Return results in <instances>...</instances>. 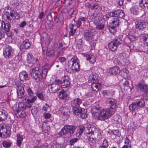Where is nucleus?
<instances>
[{
    "instance_id": "nucleus-1",
    "label": "nucleus",
    "mask_w": 148,
    "mask_h": 148,
    "mask_svg": "<svg viewBox=\"0 0 148 148\" xmlns=\"http://www.w3.org/2000/svg\"><path fill=\"white\" fill-rule=\"evenodd\" d=\"M84 131V134L87 136L90 143H94L96 142V139L100 140L102 138V136L101 130L92 125H88L85 128L84 126L79 127L75 134L76 136L79 137Z\"/></svg>"
},
{
    "instance_id": "nucleus-2",
    "label": "nucleus",
    "mask_w": 148,
    "mask_h": 148,
    "mask_svg": "<svg viewBox=\"0 0 148 148\" xmlns=\"http://www.w3.org/2000/svg\"><path fill=\"white\" fill-rule=\"evenodd\" d=\"M48 72V70L45 66H43L42 71L38 67H36L30 71L31 76L35 79L36 82H38L42 78L46 77Z\"/></svg>"
},
{
    "instance_id": "nucleus-3",
    "label": "nucleus",
    "mask_w": 148,
    "mask_h": 148,
    "mask_svg": "<svg viewBox=\"0 0 148 148\" xmlns=\"http://www.w3.org/2000/svg\"><path fill=\"white\" fill-rule=\"evenodd\" d=\"M92 115L99 120H102L109 118L112 114L113 111H111L110 109H103L99 112L96 111L98 110L95 108L92 109Z\"/></svg>"
},
{
    "instance_id": "nucleus-4",
    "label": "nucleus",
    "mask_w": 148,
    "mask_h": 148,
    "mask_svg": "<svg viewBox=\"0 0 148 148\" xmlns=\"http://www.w3.org/2000/svg\"><path fill=\"white\" fill-rule=\"evenodd\" d=\"M3 18L8 22H11L14 19H18L19 15L10 6L6 7L5 8Z\"/></svg>"
},
{
    "instance_id": "nucleus-5",
    "label": "nucleus",
    "mask_w": 148,
    "mask_h": 148,
    "mask_svg": "<svg viewBox=\"0 0 148 148\" xmlns=\"http://www.w3.org/2000/svg\"><path fill=\"white\" fill-rule=\"evenodd\" d=\"M79 60L76 57H74L68 62V66L72 70L76 72L79 71L80 65L79 64Z\"/></svg>"
},
{
    "instance_id": "nucleus-6",
    "label": "nucleus",
    "mask_w": 148,
    "mask_h": 148,
    "mask_svg": "<svg viewBox=\"0 0 148 148\" xmlns=\"http://www.w3.org/2000/svg\"><path fill=\"white\" fill-rule=\"evenodd\" d=\"M76 129V127L74 125H66L62 129L59 134L61 136L69 134H72L74 133Z\"/></svg>"
},
{
    "instance_id": "nucleus-7",
    "label": "nucleus",
    "mask_w": 148,
    "mask_h": 148,
    "mask_svg": "<svg viewBox=\"0 0 148 148\" xmlns=\"http://www.w3.org/2000/svg\"><path fill=\"white\" fill-rule=\"evenodd\" d=\"M14 54V50L9 45L5 46L3 49V55L6 59L12 58Z\"/></svg>"
},
{
    "instance_id": "nucleus-8",
    "label": "nucleus",
    "mask_w": 148,
    "mask_h": 148,
    "mask_svg": "<svg viewBox=\"0 0 148 148\" xmlns=\"http://www.w3.org/2000/svg\"><path fill=\"white\" fill-rule=\"evenodd\" d=\"M60 80H55L54 83L48 85V87L49 91L52 93H56L60 89Z\"/></svg>"
},
{
    "instance_id": "nucleus-9",
    "label": "nucleus",
    "mask_w": 148,
    "mask_h": 148,
    "mask_svg": "<svg viewBox=\"0 0 148 148\" xmlns=\"http://www.w3.org/2000/svg\"><path fill=\"white\" fill-rule=\"evenodd\" d=\"M0 125V136L6 138L9 136L11 133L10 130H7L6 128V125L4 124H1Z\"/></svg>"
},
{
    "instance_id": "nucleus-10",
    "label": "nucleus",
    "mask_w": 148,
    "mask_h": 148,
    "mask_svg": "<svg viewBox=\"0 0 148 148\" xmlns=\"http://www.w3.org/2000/svg\"><path fill=\"white\" fill-rule=\"evenodd\" d=\"M27 84H21L19 85L17 88V93L18 98L21 99L25 97V93L24 89V86L25 87Z\"/></svg>"
},
{
    "instance_id": "nucleus-11",
    "label": "nucleus",
    "mask_w": 148,
    "mask_h": 148,
    "mask_svg": "<svg viewBox=\"0 0 148 148\" xmlns=\"http://www.w3.org/2000/svg\"><path fill=\"white\" fill-rule=\"evenodd\" d=\"M121 43L118 39H114L109 43L108 47L110 50L114 51L117 49V46L121 44Z\"/></svg>"
},
{
    "instance_id": "nucleus-12",
    "label": "nucleus",
    "mask_w": 148,
    "mask_h": 148,
    "mask_svg": "<svg viewBox=\"0 0 148 148\" xmlns=\"http://www.w3.org/2000/svg\"><path fill=\"white\" fill-rule=\"evenodd\" d=\"M147 22L145 21H138L135 22L136 28L139 30H143L146 28Z\"/></svg>"
},
{
    "instance_id": "nucleus-13",
    "label": "nucleus",
    "mask_w": 148,
    "mask_h": 148,
    "mask_svg": "<svg viewBox=\"0 0 148 148\" xmlns=\"http://www.w3.org/2000/svg\"><path fill=\"white\" fill-rule=\"evenodd\" d=\"M38 60V59L34 58L31 53H29L27 54V61L28 63L29 66H32L35 64Z\"/></svg>"
},
{
    "instance_id": "nucleus-14",
    "label": "nucleus",
    "mask_w": 148,
    "mask_h": 148,
    "mask_svg": "<svg viewBox=\"0 0 148 148\" xmlns=\"http://www.w3.org/2000/svg\"><path fill=\"white\" fill-rule=\"evenodd\" d=\"M110 16L111 17H119L122 18L124 16L123 11L120 10H116L110 13Z\"/></svg>"
},
{
    "instance_id": "nucleus-15",
    "label": "nucleus",
    "mask_w": 148,
    "mask_h": 148,
    "mask_svg": "<svg viewBox=\"0 0 148 148\" xmlns=\"http://www.w3.org/2000/svg\"><path fill=\"white\" fill-rule=\"evenodd\" d=\"M120 69L118 66H114L111 67L108 71V73L111 75H118L120 73Z\"/></svg>"
},
{
    "instance_id": "nucleus-16",
    "label": "nucleus",
    "mask_w": 148,
    "mask_h": 148,
    "mask_svg": "<svg viewBox=\"0 0 148 148\" xmlns=\"http://www.w3.org/2000/svg\"><path fill=\"white\" fill-rule=\"evenodd\" d=\"M69 77L68 76H64L63 78L62 81H61V87L62 88H65L68 87L70 85V82L69 80Z\"/></svg>"
},
{
    "instance_id": "nucleus-17",
    "label": "nucleus",
    "mask_w": 148,
    "mask_h": 148,
    "mask_svg": "<svg viewBox=\"0 0 148 148\" xmlns=\"http://www.w3.org/2000/svg\"><path fill=\"white\" fill-rule=\"evenodd\" d=\"M8 113L5 110H0V124H2L7 119Z\"/></svg>"
},
{
    "instance_id": "nucleus-18",
    "label": "nucleus",
    "mask_w": 148,
    "mask_h": 148,
    "mask_svg": "<svg viewBox=\"0 0 148 148\" xmlns=\"http://www.w3.org/2000/svg\"><path fill=\"white\" fill-rule=\"evenodd\" d=\"M137 88H138L141 90H143L145 93V95L148 96V86L144 83H139L137 86Z\"/></svg>"
},
{
    "instance_id": "nucleus-19",
    "label": "nucleus",
    "mask_w": 148,
    "mask_h": 148,
    "mask_svg": "<svg viewBox=\"0 0 148 148\" xmlns=\"http://www.w3.org/2000/svg\"><path fill=\"white\" fill-rule=\"evenodd\" d=\"M37 97L36 96H34L31 98H28L27 99V101L25 102L26 106V108H30L32 105L31 104V103H34Z\"/></svg>"
},
{
    "instance_id": "nucleus-20",
    "label": "nucleus",
    "mask_w": 148,
    "mask_h": 148,
    "mask_svg": "<svg viewBox=\"0 0 148 148\" xmlns=\"http://www.w3.org/2000/svg\"><path fill=\"white\" fill-rule=\"evenodd\" d=\"M59 113L66 117H68L69 114V110L66 107H62L60 108Z\"/></svg>"
},
{
    "instance_id": "nucleus-21",
    "label": "nucleus",
    "mask_w": 148,
    "mask_h": 148,
    "mask_svg": "<svg viewBox=\"0 0 148 148\" xmlns=\"http://www.w3.org/2000/svg\"><path fill=\"white\" fill-rule=\"evenodd\" d=\"M16 106V105H14L13 107V110L15 114L21 118H24L26 116V114L25 112L22 110L20 111L19 110L15 108V107Z\"/></svg>"
},
{
    "instance_id": "nucleus-22",
    "label": "nucleus",
    "mask_w": 148,
    "mask_h": 148,
    "mask_svg": "<svg viewBox=\"0 0 148 148\" xmlns=\"http://www.w3.org/2000/svg\"><path fill=\"white\" fill-rule=\"evenodd\" d=\"M84 36L86 40H89L93 38V33L90 31L86 30L85 31Z\"/></svg>"
},
{
    "instance_id": "nucleus-23",
    "label": "nucleus",
    "mask_w": 148,
    "mask_h": 148,
    "mask_svg": "<svg viewBox=\"0 0 148 148\" xmlns=\"http://www.w3.org/2000/svg\"><path fill=\"white\" fill-rule=\"evenodd\" d=\"M83 55L86 58V60H89L90 63L93 64L95 62V58L94 56L88 54H84Z\"/></svg>"
},
{
    "instance_id": "nucleus-24",
    "label": "nucleus",
    "mask_w": 148,
    "mask_h": 148,
    "mask_svg": "<svg viewBox=\"0 0 148 148\" xmlns=\"http://www.w3.org/2000/svg\"><path fill=\"white\" fill-rule=\"evenodd\" d=\"M101 85L99 82V81L97 82H93L91 84V87L92 90L94 91H98L101 88Z\"/></svg>"
},
{
    "instance_id": "nucleus-25",
    "label": "nucleus",
    "mask_w": 148,
    "mask_h": 148,
    "mask_svg": "<svg viewBox=\"0 0 148 148\" xmlns=\"http://www.w3.org/2000/svg\"><path fill=\"white\" fill-rule=\"evenodd\" d=\"M19 76L20 79L21 81H24L29 79L28 75L25 71L21 72L19 73Z\"/></svg>"
},
{
    "instance_id": "nucleus-26",
    "label": "nucleus",
    "mask_w": 148,
    "mask_h": 148,
    "mask_svg": "<svg viewBox=\"0 0 148 148\" xmlns=\"http://www.w3.org/2000/svg\"><path fill=\"white\" fill-rule=\"evenodd\" d=\"M82 103V100L79 98H77L72 100L71 102V104L73 107H78Z\"/></svg>"
},
{
    "instance_id": "nucleus-27",
    "label": "nucleus",
    "mask_w": 148,
    "mask_h": 148,
    "mask_svg": "<svg viewBox=\"0 0 148 148\" xmlns=\"http://www.w3.org/2000/svg\"><path fill=\"white\" fill-rule=\"evenodd\" d=\"M69 95V92L63 89L60 92L59 96L61 99H64L67 97Z\"/></svg>"
},
{
    "instance_id": "nucleus-28",
    "label": "nucleus",
    "mask_w": 148,
    "mask_h": 148,
    "mask_svg": "<svg viewBox=\"0 0 148 148\" xmlns=\"http://www.w3.org/2000/svg\"><path fill=\"white\" fill-rule=\"evenodd\" d=\"M9 22L5 23L4 21H3L1 23V28L2 29H4L5 31H7L10 29L11 27V25Z\"/></svg>"
},
{
    "instance_id": "nucleus-29",
    "label": "nucleus",
    "mask_w": 148,
    "mask_h": 148,
    "mask_svg": "<svg viewBox=\"0 0 148 148\" xmlns=\"http://www.w3.org/2000/svg\"><path fill=\"white\" fill-rule=\"evenodd\" d=\"M108 101L110 104V107L109 109H112L113 111V112H114V110L116 108V101L114 99H110V100Z\"/></svg>"
},
{
    "instance_id": "nucleus-30",
    "label": "nucleus",
    "mask_w": 148,
    "mask_h": 148,
    "mask_svg": "<svg viewBox=\"0 0 148 148\" xmlns=\"http://www.w3.org/2000/svg\"><path fill=\"white\" fill-rule=\"evenodd\" d=\"M139 10V6L137 5H134L131 8L130 11L133 14L136 15L138 14Z\"/></svg>"
},
{
    "instance_id": "nucleus-31",
    "label": "nucleus",
    "mask_w": 148,
    "mask_h": 148,
    "mask_svg": "<svg viewBox=\"0 0 148 148\" xmlns=\"http://www.w3.org/2000/svg\"><path fill=\"white\" fill-rule=\"evenodd\" d=\"M17 140L16 144L18 147H20L23 141V138L22 135H21L20 134H18L16 135Z\"/></svg>"
},
{
    "instance_id": "nucleus-32",
    "label": "nucleus",
    "mask_w": 148,
    "mask_h": 148,
    "mask_svg": "<svg viewBox=\"0 0 148 148\" xmlns=\"http://www.w3.org/2000/svg\"><path fill=\"white\" fill-rule=\"evenodd\" d=\"M140 6L142 8H148V0H140Z\"/></svg>"
},
{
    "instance_id": "nucleus-33",
    "label": "nucleus",
    "mask_w": 148,
    "mask_h": 148,
    "mask_svg": "<svg viewBox=\"0 0 148 148\" xmlns=\"http://www.w3.org/2000/svg\"><path fill=\"white\" fill-rule=\"evenodd\" d=\"M130 110L132 111H136L137 110L139 107L136 102H134L130 104L129 106Z\"/></svg>"
},
{
    "instance_id": "nucleus-34",
    "label": "nucleus",
    "mask_w": 148,
    "mask_h": 148,
    "mask_svg": "<svg viewBox=\"0 0 148 148\" xmlns=\"http://www.w3.org/2000/svg\"><path fill=\"white\" fill-rule=\"evenodd\" d=\"M89 81L93 83V82H97L98 81L96 75L91 74L89 77Z\"/></svg>"
},
{
    "instance_id": "nucleus-35",
    "label": "nucleus",
    "mask_w": 148,
    "mask_h": 148,
    "mask_svg": "<svg viewBox=\"0 0 148 148\" xmlns=\"http://www.w3.org/2000/svg\"><path fill=\"white\" fill-rule=\"evenodd\" d=\"M82 109V108L80 107H73V112L76 115H79Z\"/></svg>"
},
{
    "instance_id": "nucleus-36",
    "label": "nucleus",
    "mask_w": 148,
    "mask_h": 148,
    "mask_svg": "<svg viewBox=\"0 0 148 148\" xmlns=\"http://www.w3.org/2000/svg\"><path fill=\"white\" fill-rule=\"evenodd\" d=\"M136 102L139 108V107H142L145 105V101L142 99L136 100Z\"/></svg>"
},
{
    "instance_id": "nucleus-37",
    "label": "nucleus",
    "mask_w": 148,
    "mask_h": 148,
    "mask_svg": "<svg viewBox=\"0 0 148 148\" xmlns=\"http://www.w3.org/2000/svg\"><path fill=\"white\" fill-rule=\"evenodd\" d=\"M86 112V110L84 108H82V110H81V111L79 114L80 116L82 119H84L87 117V114Z\"/></svg>"
},
{
    "instance_id": "nucleus-38",
    "label": "nucleus",
    "mask_w": 148,
    "mask_h": 148,
    "mask_svg": "<svg viewBox=\"0 0 148 148\" xmlns=\"http://www.w3.org/2000/svg\"><path fill=\"white\" fill-rule=\"evenodd\" d=\"M87 19V18L86 17H83L80 16L77 22V27H79L82 24V21L84 22Z\"/></svg>"
},
{
    "instance_id": "nucleus-39",
    "label": "nucleus",
    "mask_w": 148,
    "mask_h": 148,
    "mask_svg": "<svg viewBox=\"0 0 148 148\" xmlns=\"http://www.w3.org/2000/svg\"><path fill=\"white\" fill-rule=\"evenodd\" d=\"M24 48L26 49H28L31 46L29 40L28 39H25L23 42Z\"/></svg>"
},
{
    "instance_id": "nucleus-40",
    "label": "nucleus",
    "mask_w": 148,
    "mask_h": 148,
    "mask_svg": "<svg viewBox=\"0 0 148 148\" xmlns=\"http://www.w3.org/2000/svg\"><path fill=\"white\" fill-rule=\"evenodd\" d=\"M18 108L17 109L19 110L23 111L25 109H26V106L25 103L21 102L20 103L18 104Z\"/></svg>"
},
{
    "instance_id": "nucleus-41",
    "label": "nucleus",
    "mask_w": 148,
    "mask_h": 148,
    "mask_svg": "<svg viewBox=\"0 0 148 148\" xmlns=\"http://www.w3.org/2000/svg\"><path fill=\"white\" fill-rule=\"evenodd\" d=\"M27 85H28V84ZM26 90L28 95L29 96H33L34 94V93L31 88L29 86V85H28V86H26Z\"/></svg>"
},
{
    "instance_id": "nucleus-42",
    "label": "nucleus",
    "mask_w": 148,
    "mask_h": 148,
    "mask_svg": "<svg viewBox=\"0 0 148 148\" xmlns=\"http://www.w3.org/2000/svg\"><path fill=\"white\" fill-rule=\"evenodd\" d=\"M2 144L4 147L8 148L11 146V143L10 141L5 140L2 142Z\"/></svg>"
},
{
    "instance_id": "nucleus-43",
    "label": "nucleus",
    "mask_w": 148,
    "mask_h": 148,
    "mask_svg": "<svg viewBox=\"0 0 148 148\" xmlns=\"http://www.w3.org/2000/svg\"><path fill=\"white\" fill-rule=\"evenodd\" d=\"M51 148H63V146L62 144L53 143L51 145Z\"/></svg>"
},
{
    "instance_id": "nucleus-44",
    "label": "nucleus",
    "mask_w": 148,
    "mask_h": 148,
    "mask_svg": "<svg viewBox=\"0 0 148 148\" xmlns=\"http://www.w3.org/2000/svg\"><path fill=\"white\" fill-rule=\"evenodd\" d=\"M119 20L118 18H114L112 21V23L115 26H118L119 24Z\"/></svg>"
},
{
    "instance_id": "nucleus-45",
    "label": "nucleus",
    "mask_w": 148,
    "mask_h": 148,
    "mask_svg": "<svg viewBox=\"0 0 148 148\" xmlns=\"http://www.w3.org/2000/svg\"><path fill=\"white\" fill-rule=\"evenodd\" d=\"M128 38L131 41H133L136 40L137 39V37L134 34H130L128 36Z\"/></svg>"
},
{
    "instance_id": "nucleus-46",
    "label": "nucleus",
    "mask_w": 148,
    "mask_h": 148,
    "mask_svg": "<svg viewBox=\"0 0 148 148\" xmlns=\"http://www.w3.org/2000/svg\"><path fill=\"white\" fill-rule=\"evenodd\" d=\"M101 9V7L98 4L95 3L92 6V10H100Z\"/></svg>"
},
{
    "instance_id": "nucleus-47",
    "label": "nucleus",
    "mask_w": 148,
    "mask_h": 148,
    "mask_svg": "<svg viewBox=\"0 0 148 148\" xmlns=\"http://www.w3.org/2000/svg\"><path fill=\"white\" fill-rule=\"evenodd\" d=\"M46 54L49 57H53L54 56V52L52 50H47L46 51Z\"/></svg>"
},
{
    "instance_id": "nucleus-48",
    "label": "nucleus",
    "mask_w": 148,
    "mask_h": 148,
    "mask_svg": "<svg viewBox=\"0 0 148 148\" xmlns=\"http://www.w3.org/2000/svg\"><path fill=\"white\" fill-rule=\"evenodd\" d=\"M105 27V25L103 24H97L96 27L97 29L101 30L103 29Z\"/></svg>"
},
{
    "instance_id": "nucleus-49",
    "label": "nucleus",
    "mask_w": 148,
    "mask_h": 148,
    "mask_svg": "<svg viewBox=\"0 0 148 148\" xmlns=\"http://www.w3.org/2000/svg\"><path fill=\"white\" fill-rule=\"evenodd\" d=\"M68 12L69 14L71 16V17L75 16V15L76 14V12L73 9H71L69 10Z\"/></svg>"
},
{
    "instance_id": "nucleus-50",
    "label": "nucleus",
    "mask_w": 148,
    "mask_h": 148,
    "mask_svg": "<svg viewBox=\"0 0 148 148\" xmlns=\"http://www.w3.org/2000/svg\"><path fill=\"white\" fill-rule=\"evenodd\" d=\"M130 141L129 139L127 137H126L125 139L124 140V143L125 144V145H129V147H131V144H130Z\"/></svg>"
},
{
    "instance_id": "nucleus-51",
    "label": "nucleus",
    "mask_w": 148,
    "mask_h": 148,
    "mask_svg": "<svg viewBox=\"0 0 148 148\" xmlns=\"http://www.w3.org/2000/svg\"><path fill=\"white\" fill-rule=\"evenodd\" d=\"M36 95L37 97L40 99L41 100H43L44 99V97L43 96V94L41 92H37L36 94Z\"/></svg>"
},
{
    "instance_id": "nucleus-52",
    "label": "nucleus",
    "mask_w": 148,
    "mask_h": 148,
    "mask_svg": "<svg viewBox=\"0 0 148 148\" xmlns=\"http://www.w3.org/2000/svg\"><path fill=\"white\" fill-rule=\"evenodd\" d=\"M103 95V96H111L112 94L108 90H103L102 92Z\"/></svg>"
},
{
    "instance_id": "nucleus-53",
    "label": "nucleus",
    "mask_w": 148,
    "mask_h": 148,
    "mask_svg": "<svg viewBox=\"0 0 148 148\" xmlns=\"http://www.w3.org/2000/svg\"><path fill=\"white\" fill-rule=\"evenodd\" d=\"M78 140L77 138H74L71 140L69 141V143L71 145H73L74 143L77 142Z\"/></svg>"
},
{
    "instance_id": "nucleus-54",
    "label": "nucleus",
    "mask_w": 148,
    "mask_h": 148,
    "mask_svg": "<svg viewBox=\"0 0 148 148\" xmlns=\"http://www.w3.org/2000/svg\"><path fill=\"white\" fill-rule=\"evenodd\" d=\"M64 2L65 5L66 6H69L72 3V0H64Z\"/></svg>"
},
{
    "instance_id": "nucleus-55",
    "label": "nucleus",
    "mask_w": 148,
    "mask_h": 148,
    "mask_svg": "<svg viewBox=\"0 0 148 148\" xmlns=\"http://www.w3.org/2000/svg\"><path fill=\"white\" fill-rule=\"evenodd\" d=\"M31 111L32 114H36L38 112V109L36 107L34 106L32 108Z\"/></svg>"
},
{
    "instance_id": "nucleus-56",
    "label": "nucleus",
    "mask_w": 148,
    "mask_h": 148,
    "mask_svg": "<svg viewBox=\"0 0 148 148\" xmlns=\"http://www.w3.org/2000/svg\"><path fill=\"white\" fill-rule=\"evenodd\" d=\"M102 145L107 148L108 146V141L106 139H104L103 141Z\"/></svg>"
},
{
    "instance_id": "nucleus-57",
    "label": "nucleus",
    "mask_w": 148,
    "mask_h": 148,
    "mask_svg": "<svg viewBox=\"0 0 148 148\" xmlns=\"http://www.w3.org/2000/svg\"><path fill=\"white\" fill-rule=\"evenodd\" d=\"M8 37H12L13 36V34L10 31V29L7 31H5Z\"/></svg>"
},
{
    "instance_id": "nucleus-58",
    "label": "nucleus",
    "mask_w": 148,
    "mask_h": 148,
    "mask_svg": "<svg viewBox=\"0 0 148 148\" xmlns=\"http://www.w3.org/2000/svg\"><path fill=\"white\" fill-rule=\"evenodd\" d=\"M76 32V29H74L73 30H70V31L69 33V37L72 36L75 34Z\"/></svg>"
},
{
    "instance_id": "nucleus-59",
    "label": "nucleus",
    "mask_w": 148,
    "mask_h": 148,
    "mask_svg": "<svg viewBox=\"0 0 148 148\" xmlns=\"http://www.w3.org/2000/svg\"><path fill=\"white\" fill-rule=\"evenodd\" d=\"M51 114L49 113H45L44 114V116L45 119H49L51 117Z\"/></svg>"
},
{
    "instance_id": "nucleus-60",
    "label": "nucleus",
    "mask_w": 148,
    "mask_h": 148,
    "mask_svg": "<svg viewBox=\"0 0 148 148\" xmlns=\"http://www.w3.org/2000/svg\"><path fill=\"white\" fill-rule=\"evenodd\" d=\"M49 105L46 103L45 104V106H44L42 108V109L43 110L45 111H47V109L49 108Z\"/></svg>"
},
{
    "instance_id": "nucleus-61",
    "label": "nucleus",
    "mask_w": 148,
    "mask_h": 148,
    "mask_svg": "<svg viewBox=\"0 0 148 148\" xmlns=\"http://www.w3.org/2000/svg\"><path fill=\"white\" fill-rule=\"evenodd\" d=\"M26 24V22L25 21H23L20 24L19 26L21 27H25Z\"/></svg>"
},
{
    "instance_id": "nucleus-62",
    "label": "nucleus",
    "mask_w": 148,
    "mask_h": 148,
    "mask_svg": "<svg viewBox=\"0 0 148 148\" xmlns=\"http://www.w3.org/2000/svg\"><path fill=\"white\" fill-rule=\"evenodd\" d=\"M129 84V82L128 81H125L123 83V85L125 87H128Z\"/></svg>"
},
{
    "instance_id": "nucleus-63",
    "label": "nucleus",
    "mask_w": 148,
    "mask_h": 148,
    "mask_svg": "<svg viewBox=\"0 0 148 148\" xmlns=\"http://www.w3.org/2000/svg\"><path fill=\"white\" fill-rule=\"evenodd\" d=\"M59 60L61 63L64 62L65 61V58L64 57H61L59 58Z\"/></svg>"
},
{
    "instance_id": "nucleus-64",
    "label": "nucleus",
    "mask_w": 148,
    "mask_h": 148,
    "mask_svg": "<svg viewBox=\"0 0 148 148\" xmlns=\"http://www.w3.org/2000/svg\"><path fill=\"white\" fill-rule=\"evenodd\" d=\"M147 38H148V35L144 34L143 35L142 37V39H143V41H144V42L146 40V39Z\"/></svg>"
}]
</instances>
